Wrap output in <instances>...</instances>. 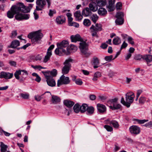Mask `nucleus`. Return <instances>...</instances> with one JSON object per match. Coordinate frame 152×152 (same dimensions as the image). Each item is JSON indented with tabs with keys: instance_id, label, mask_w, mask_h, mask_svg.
<instances>
[{
	"instance_id": "nucleus-1",
	"label": "nucleus",
	"mask_w": 152,
	"mask_h": 152,
	"mask_svg": "<svg viewBox=\"0 0 152 152\" xmlns=\"http://www.w3.org/2000/svg\"><path fill=\"white\" fill-rule=\"evenodd\" d=\"M58 48L55 50V53L56 55L60 56L62 55H69L70 54L67 47L69 43L67 41L64 40L60 43H58L57 44Z\"/></svg>"
},
{
	"instance_id": "nucleus-2",
	"label": "nucleus",
	"mask_w": 152,
	"mask_h": 152,
	"mask_svg": "<svg viewBox=\"0 0 152 152\" xmlns=\"http://www.w3.org/2000/svg\"><path fill=\"white\" fill-rule=\"evenodd\" d=\"M43 36L41 31L38 30L30 33L28 35V37L31 39L33 44H36L40 43L39 41L41 40Z\"/></svg>"
},
{
	"instance_id": "nucleus-3",
	"label": "nucleus",
	"mask_w": 152,
	"mask_h": 152,
	"mask_svg": "<svg viewBox=\"0 0 152 152\" xmlns=\"http://www.w3.org/2000/svg\"><path fill=\"white\" fill-rule=\"evenodd\" d=\"M134 94L132 92H129L126 94V100H124L123 97L121 98V103L127 107H129L130 104L134 101Z\"/></svg>"
},
{
	"instance_id": "nucleus-4",
	"label": "nucleus",
	"mask_w": 152,
	"mask_h": 152,
	"mask_svg": "<svg viewBox=\"0 0 152 152\" xmlns=\"http://www.w3.org/2000/svg\"><path fill=\"white\" fill-rule=\"evenodd\" d=\"M72 61L71 58H69L64 63V66L62 69V73L63 75L67 74L69 72L71 67L70 63L72 62Z\"/></svg>"
},
{
	"instance_id": "nucleus-5",
	"label": "nucleus",
	"mask_w": 152,
	"mask_h": 152,
	"mask_svg": "<svg viewBox=\"0 0 152 152\" xmlns=\"http://www.w3.org/2000/svg\"><path fill=\"white\" fill-rule=\"evenodd\" d=\"M18 6V4L12 7L10 10L8 11L7 13V16L8 18H13L14 15L18 12L20 8Z\"/></svg>"
},
{
	"instance_id": "nucleus-6",
	"label": "nucleus",
	"mask_w": 152,
	"mask_h": 152,
	"mask_svg": "<svg viewBox=\"0 0 152 152\" xmlns=\"http://www.w3.org/2000/svg\"><path fill=\"white\" fill-rule=\"evenodd\" d=\"M70 83V80L69 78L68 77H66L63 75L58 80L57 86L59 87L62 85H67Z\"/></svg>"
},
{
	"instance_id": "nucleus-7",
	"label": "nucleus",
	"mask_w": 152,
	"mask_h": 152,
	"mask_svg": "<svg viewBox=\"0 0 152 152\" xmlns=\"http://www.w3.org/2000/svg\"><path fill=\"white\" fill-rule=\"evenodd\" d=\"M19 11L18 13H16V15L15 16V19L18 20H27L29 18V15L27 14H22L20 13L22 12L21 9L19 8Z\"/></svg>"
},
{
	"instance_id": "nucleus-8",
	"label": "nucleus",
	"mask_w": 152,
	"mask_h": 152,
	"mask_svg": "<svg viewBox=\"0 0 152 152\" xmlns=\"http://www.w3.org/2000/svg\"><path fill=\"white\" fill-rule=\"evenodd\" d=\"M36 4L37 6L35 11L42 10L46 4V2L45 0H37Z\"/></svg>"
},
{
	"instance_id": "nucleus-9",
	"label": "nucleus",
	"mask_w": 152,
	"mask_h": 152,
	"mask_svg": "<svg viewBox=\"0 0 152 152\" xmlns=\"http://www.w3.org/2000/svg\"><path fill=\"white\" fill-rule=\"evenodd\" d=\"M18 4L19 8L21 9L22 12L24 13L29 12L33 6V4H29L28 7H26L21 3H19Z\"/></svg>"
},
{
	"instance_id": "nucleus-10",
	"label": "nucleus",
	"mask_w": 152,
	"mask_h": 152,
	"mask_svg": "<svg viewBox=\"0 0 152 152\" xmlns=\"http://www.w3.org/2000/svg\"><path fill=\"white\" fill-rule=\"evenodd\" d=\"M54 47V45H52L48 49L46 55L45 56L43 59L44 63H46L50 59V56L52 55V50Z\"/></svg>"
},
{
	"instance_id": "nucleus-11",
	"label": "nucleus",
	"mask_w": 152,
	"mask_h": 152,
	"mask_svg": "<svg viewBox=\"0 0 152 152\" xmlns=\"http://www.w3.org/2000/svg\"><path fill=\"white\" fill-rule=\"evenodd\" d=\"M81 53L84 55L87 54V52L88 50V47L86 42L84 41H81L80 43L79 46Z\"/></svg>"
},
{
	"instance_id": "nucleus-12",
	"label": "nucleus",
	"mask_w": 152,
	"mask_h": 152,
	"mask_svg": "<svg viewBox=\"0 0 152 152\" xmlns=\"http://www.w3.org/2000/svg\"><path fill=\"white\" fill-rule=\"evenodd\" d=\"M129 130L131 133L133 134H137L140 132V128L135 125H133L131 126Z\"/></svg>"
},
{
	"instance_id": "nucleus-13",
	"label": "nucleus",
	"mask_w": 152,
	"mask_h": 152,
	"mask_svg": "<svg viewBox=\"0 0 152 152\" xmlns=\"http://www.w3.org/2000/svg\"><path fill=\"white\" fill-rule=\"evenodd\" d=\"M13 76L12 73H10L8 72H1L0 73V78H4L5 79H10L12 78Z\"/></svg>"
},
{
	"instance_id": "nucleus-14",
	"label": "nucleus",
	"mask_w": 152,
	"mask_h": 152,
	"mask_svg": "<svg viewBox=\"0 0 152 152\" xmlns=\"http://www.w3.org/2000/svg\"><path fill=\"white\" fill-rule=\"evenodd\" d=\"M143 59L145 60L148 66L151 65H149V63L152 61V55L150 54H146L143 55Z\"/></svg>"
},
{
	"instance_id": "nucleus-15",
	"label": "nucleus",
	"mask_w": 152,
	"mask_h": 152,
	"mask_svg": "<svg viewBox=\"0 0 152 152\" xmlns=\"http://www.w3.org/2000/svg\"><path fill=\"white\" fill-rule=\"evenodd\" d=\"M97 107L99 112L101 113H103L106 111V108L105 106L102 104H98Z\"/></svg>"
},
{
	"instance_id": "nucleus-16",
	"label": "nucleus",
	"mask_w": 152,
	"mask_h": 152,
	"mask_svg": "<svg viewBox=\"0 0 152 152\" xmlns=\"http://www.w3.org/2000/svg\"><path fill=\"white\" fill-rule=\"evenodd\" d=\"M106 124H109L110 125H113V127L115 128H118L119 127V124L118 122L115 121H110L108 119L105 121Z\"/></svg>"
},
{
	"instance_id": "nucleus-17",
	"label": "nucleus",
	"mask_w": 152,
	"mask_h": 152,
	"mask_svg": "<svg viewBox=\"0 0 152 152\" xmlns=\"http://www.w3.org/2000/svg\"><path fill=\"white\" fill-rule=\"evenodd\" d=\"M61 101L60 98L56 96L52 95L50 99L51 103L53 104H56L59 103Z\"/></svg>"
},
{
	"instance_id": "nucleus-18",
	"label": "nucleus",
	"mask_w": 152,
	"mask_h": 152,
	"mask_svg": "<svg viewBox=\"0 0 152 152\" xmlns=\"http://www.w3.org/2000/svg\"><path fill=\"white\" fill-rule=\"evenodd\" d=\"M115 0H109L108 5L107 7L108 9V11L111 12L113 11L114 10V4Z\"/></svg>"
},
{
	"instance_id": "nucleus-19",
	"label": "nucleus",
	"mask_w": 152,
	"mask_h": 152,
	"mask_svg": "<svg viewBox=\"0 0 152 152\" xmlns=\"http://www.w3.org/2000/svg\"><path fill=\"white\" fill-rule=\"evenodd\" d=\"M71 41L73 42H76L77 41H81L82 39L80 35L77 34L75 35H72L70 37Z\"/></svg>"
},
{
	"instance_id": "nucleus-20",
	"label": "nucleus",
	"mask_w": 152,
	"mask_h": 152,
	"mask_svg": "<svg viewBox=\"0 0 152 152\" xmlns=\"http://www.w3.org/2000/svg\"><path fill=\"white\" fill-rule=\"evenodd\" d=\"M65 18L63 16H58L56 18V22L58 24H62L65 22Z\"/></svg>"
},
{
	"instance_id": "nucleus-21",
	"label": "nucleus",
	"mask_w": 152,
	"mask_h": 152,
	"mask_svg": "<svg viewBox=\"0 0 152 152\" xmlns=\"http://www.w3.org/2000/svg\"><path fill=\"white\" fill-rule=\"evenodd\" d=\"M90 29H94L97 31H100L102 30V26L100 24L97 23L96 24L95 26L92 25L90 27Z\"/></svg>"
},
{
	"instance_id": "nucleus-22",
	"label": "nucleus",
	"mask_w": 152,
	"mask_h": 152,
	"mask_svg": "<svg viewBox=\"0 0 152 152\" xmlns=\"http://www.w3.org/2000/svg\"><path fill=\"white\" fill-rule=\"evenodd\" d=\"M21 71L20 70L16 71L14 73V76L15 78L19 80L20 81L22 82L24 81L25 79V77H22V78H20L19 76V75H20Z\"/></svg>"
},
{
	"instance_id": "nucleus-23",
	"label": "nucleus",
	"mask_w": 152,
	"mask_h": 152,
	"mask_svg": "<svg viewBox=\"0 0 152 152\" xmlns=\"http://www.w3.org/2000/svg\"><path fill=\"white\" fill-rule=\"evenodd\" d=\"M74 16L76 20L80 21L83 18V16L79 10H78L75 12L74 14Z\"/></svg>"
},
{
	"instance_id": "nucleus-24",
	"label": "nucleus",
	"mask_w": 152,
	"mask_h": 152,
	"mask_svg": "<svg viewBox=\"0 0 152 152\" xmlns=\"http://www.w3.org/2000/svg\"><path fill=\"white\" fill-rule=\"evenodd\" d=\"M48 86L54 87L56 86V83L55 80L52 77H50L46 80Z\"/></svg>"
},
{
	"instance_id": "nucleus-25",
	"label": "nucleus",
	"mask_w": 152,
	"mask_h": 152,
	"mask_svg": "<svg viewBox=\"0 0 152 152\" xmlns=\"http://www.w3.org/2000/svg\"><path fill=\"white\" fill-rule=\"evenodd\" d=\"M89 9L91 11L93 12L96 11L98 10V7L96 6V3H91L89 4Z\"/></svg>"
},
{
	"instance_id": "nucleus-26",
	"label": "nucleus",
	"mask_w": 152,
	"mask_h": 152,
	"mask_svg": "<svg viewBox=\"0 0 152 152\" xmlns=\"http://www.w3.org/2000/svg\"><path fill=\"white\" fill-rule=\"evenodd\" d=\"M64 104L69 107H72L74 104L75 103L72 101L69 100H65L64 101Z\"/></svg>"
},
{
	"instance_id": "nucleus-27",
	"label": "nucleus",
	"mask_w": 152,
	"mask_h": 152,
	"mask_svg": "<svg viewBox=\"0 0 152 152\" xmlns=\"http://www.w3.org/2000/svg\"><path fill=\"white\" fill-rule=\"evenodd\" d=\"M97 5L99 7L104 6L106 4V0H96Z\"/></svg>"
},
{
	"instance_id": "nucleus-28",
	"label": "nucleus",
	"mask_w": 152,
	"mask_h": 152,
	"mask_svg": "<svg viewBox=\"0 0 152 152\" xmlns=\"http://www.w3.org/2000/svg\"><path fill=\"white\" fill-rule=\"evenodd\" d=\"M98 13L99 15L104 16L107 14V11L105 8L101 7L98 10Z\"/></svg>"
},
{
	"instance_id": "nucleus-29",
	"label": "nucleus",
	"mask_w": 152,
	"mask_h": 152,
	"mask_svg": "<svg viewBox=\"0 0 152 152\" xmlns=\"http://www.w3.org/2000/svg\"><path fill=\"white\" fill-rule=\"evenodd\" d=\"M91 13V11L89 9L88 7L84 9L82 11L83 15L86 17L90 15Z\"/></svg>"
},
{
	"instance_id": "nucleus-30",
	"label": "nucleus",
	"mask_w": 152,
	"mask_h": 152,
	"mask_svg": "<svg viewBox=\"0 0 152 152\" xmlns=\"http://www.w3.org/2000/svg\"><path fill=\"white\" fill-rule=\"evenodd\" d=\"M20 44L19 41L15 40L12 42L10 47L12 48H15L19 46Z\"/></svg>"
},
{
	"instance_id": "nucleus-31",
	"label": "nucleus",
	"mask_w": 152,
	"mask_h": 152,
	"mask_svg": "<svg viewBox=\"0 0 152 152\" xmlns=\"http://www.w3.org/2000/svg\"><path fill=\"white\" fill-rule=\"evenodd\" d=\"M76 76H74L73 79L72 80L75 81V83L78 85L81 86L83 83V82L82 80L80 79H76Z\"/></svg>"
},
{
	"instance_id": "nucleus-32",
	"label": "nucleus",
	"mask_w": 152,
	"mask_h": 152,
	"mask_svg": "<svg viewBox=\"0 0 152 152\" xmlns=\"http://www.w3.org/2000/svg\"><path fill=\"white\" fill-rule=\"evenodd\" d=\"M0 147L1 152H6L8 148V146L7 145H5L3 142H1Z\"/></svg>"
},
{
	"instance_id": "nucleus-33",
	"label": "nucleus",
	"mask_w": 152,
	"mask_h": 152,
	"mask_svg": "<svg viewBox=\"0 0 152 152\" xmlns=\"http://www.w3.org/2000/svg\"><path fill=\"white\" fill-rule=\"evenodd\" d=\"M93 63L94 65V68L95 69L97 68L98 67L99 64V59L97 58H94Z\"/></svg>"
},
{
	"instance_id": "nucleus-34",
	"label": "nucleus",
	"mask_w": 152,
	"mask_h": 152,
	"mask_svg": "<svg viewBox=\"0 0 152 152\" xmlns=\"http://www.w3.org/2000/svg\"><path fill=\"white\" fill-rule=\"evenodd\" d=\"M113 42L114 45H118L121 43V39L119 37H116L114 38Z\"/></svg>"
},
{
	"instance_id": "nucleus-35",
	"label": "nucleus",
	"mask_w": 152,
	"mask_h": 152,
	"mask_svg": "<svg viewBox=\"0 0 152 152\" xmlns=\"http://www.w3.org/2000/svg\"><path fill=\"white\" fill-rule=\"evenodd\" d=\"M101 74L99 72H96L94 75V77L92 78L93 81H95L97 80L98 78L101 76Z\"/></svg>"
},
{
	"instance_id": "nucleus-36",
	"label": "nucleus",
	"mask_w": 152,
	"mask_h": 152,
	"mask_svg": "<svg viewBox=\"0 0 152 152\" xmlns=\"http://www.w3.org/2000/svg\"><path fill=\"white\" fill-rule=\"evenodd\" d=\"M115 23L116 25H121L123 24L124 20L123 18H117L115 20Z\"/></svg>"
},
{
	"instance_id": "nucleus-37",
	"label": "nucleus",
	"mask_w": 152,
	"mask_h": 152,
	"mask_svg": "<svg viewBox=\"0 0 152 152\" xmlns=\"http://www.w3.org/2000/svg\"><path fill=\"white\" fill-rule=\"evenodd\" d=\"M88 106L86 104H83L81 106H80V111L82 113L85 112L87 110Z\"/></svg>"
},
{
	"instance_id": "nucleus-38",
	"label": "nucleus",
	"mask_w": 152,
	"mask_h": 152,
	"mask_svg": "<svg viewBox=\"0 0 152 152\" xmlns=\"http://www.w3.org/2000/svg\"><path fill=\"white\" fill-rule=\"evenodd\" d=\"M87 114L89 115L92 114L94 112V108L93 107L90 106L88 107L87 110Z\"/></svg>"
},
{
	"instance_id": "nucleus-39",
	"label": "nucleus",
	"mask_w": 152,
	"mask_h": 152,
	"mask_svg": "<svg viewBox=\"0 0 152 152\" xmlns=\"http://www.w3.org/2000/svg\"><path fill=\"white\" fill-rule=\"evenodd\" d=\"M73 109L75 113H77L80 111V106L78 104H76L73 107Z\"/></svg>"
},
{
	"instance_id": "nucleus-40",
	"label": "nucleus",
	"mask_w": 152,
	"mask_h": 152,
	"mask_svg": "<svg viewBox=\"0 0 152 152\" xmlns=\"http://www.w3.org/2000/svg\"><path fill=\"white\" fill-rule=\"evenodd\" d=\"M121 107V105L119 104H114L113 106H110V109L112 110L118 109H120Z\"/></svg>"
},
{
	"instance_id": "nucleus-41",
	"label": "nucleus",
	"mask_w": 152,
	"mask_h": 152,
	"mask_svg": "<svg viewBox=\"0 0 152 152\" xmlns=\"http://www.w3.org/2000/svg\"><path fill=\"white\" fill-rule=\"evenodd\" d=\"M42 72L44 74L47 80L48 79L50 78V77H52L50 75V71H42Z\"/></svg>"
},
{
	"instance_id": "nucleus-42",
	"label": "nucleus",
	"mask_w": 152,
	"mask_h": 152,
	"mask_svg": "<svg viewBox=\"0 0 152 152\" xmlns=\"http://www.w3.org/2000/svg\"><path fill=\"white\" fill-rule=\"evenodd\" d=\"M66 15L68 17V24L69 25L73 22L72 21L73 19V18L71 17L72 15L70 13L68 12L66 14Z\"/></svg>"
},
{
	"instance_id": "nucleus-43",
	"label": "nucleus",
	"mask_w": 152,
	"mask_h": 152,
	"mask_svg": "<svg viewBox=\"0 0 152 152\" xmlns=\"http://www.w3.org/2000/svg\"><path fill=\"white\" fill-rule=\"evenodd\" d=\"M92 20L95 23L98 19V17L96 14H93L91 17Z\"/></svg>"
},
{
	"instance_id": "nucleus-44",
	"label": "nucleus",
	"mask_w": 152,
	"mask_h": 152,
	"mask_svg": "<svg viewBox=\"0 0 152 152\" xmlns=\"http://www.w3.org/2000/svg\"><path fill=\"white\" fill-rule=\"evenodd\" d=\"M84 25L87 26H88L91 25V21L88 19H85L83 21Z\"/></svg>"
},
{
	"instance_id": "nucleus-45",
	"label": "nucleus",
	"mask_w": 152,
	"mask_h": 152,
	"mask_svg": "<svg viewBox=\"0 0 152 152\" xmlns=\"http://www.w3.org/2000/svg\"><path fill=\"white\" fill-rule=\"evenodd\" d=\"M143 55L137 54L135 56L134 58L136 60L140 61L142 58L143 59Z\"/></svg>"
},
{
	"instance_id": "nucleus-46",
	"label": "nucleus",
	"mask_w": 152,
	"mask_h": 152,
	"mask_svg": "<svg viewBox=\"0 0 152 152\" xmlns=\"http://www.w3.org/2000/svg\"><path fill=\"white\" fill-rule=\"evenodd\" d=\"M134 120L135 121H137L138 122V123L139 124H144L148 121V120H146L145 119L139 120L137 119H134Z\"/></svg>"
},
{
	"instance_id": "nucleus-47",
	"label": "nucleus",
	"mask_w": 152,
	"mask_h": 152,
	"mask_svg": "<svg viewBox=\"0 0 152 152\" xmlns=\"http://www.w3.org/2000/svg\"><path fill=\"white\" fill-rule=\"evenodd\" d=\"M50 73L51 77L55 76L57 74V71L55 69H53L52 71H50Z\"/></svg>"
},
{
	"instance_id": "nucleus-48",
	"label": "nucleus",
	"mask_w": 152,
	"mask_h": 152,
	"mask_svg": "<svg viewBox=\"0 0 152 152\" xmlns=\"http://www.w3.org/2000/svg\"><path fill=\"white\" fill-rule=\"evenodd\" d=\"M31 67L34 68V69H38L39 70H40L41 69H45L46 68L45 67H42L40 65H36V66H34V65H31Z\"/></svg>"
},
{
	"instance_id": "nucleus-49",
	"label": "nucleus",
	"mask_w": 152,
	"mask_h": 152,
	"mask_svg": "<svg viewBox=\"0 0 152 152\" xmlns=\"http://www.w3.org/2000/svg\"><path fill=\"white\" fill-rule=\"evenodd\" d=\"M20 96L23 99H28L29 98V95L28 94L21 93L20 94Z\"/></svg>"
},
{
	"instance_id": "nucleus-50",
	"label": "nucleus",
	"mask_w": 152,
	"mask_h": 152,
	"mask_svg": "<svg viewBox=\"0 0 152 152\" xmlns=\"http://www.w3.org/2000/svg\"><path fill=\"white\" fill-rule=\"evenodd\" d=\"M104 127L107 131L112 132L113 130V128L109 125H105L104 126Z\"/></svg>"
},
{
	"instance_id": "nucleus-51",
	"label": "nucleus",
	"mask_w": 152,
	"mask_h": 152,
	"mask_svg": "<svg viewBox=\"0 0 152 152\" xmlns=\"http://www.w3.org/2000/svg\"><path fill=\"white\" fill-rule=\"evenodd\" d=\"M113 56L112 55L110 56H107L105 57L104 59L105 60L108 61H110L111 60H113Z\"/></svg>"
},
{
	"instance_id": "nucleus-52",
	"label": "nucleus",
	"mask_w": 152,
	"mask_h": 152,
	"mask_svg": "<svg viewBox=\"0 0 152 152\" xmlns=\"http://www.w3.org/2000/svg\"><path fill=\"white\" fill-rule=\"evenodd\" d=\"M128 42L132 45H134V44L133 41V39L131 37H128Z\"/></svg>"
},
{
	"instance_id": "nucleus-53",
	"label": "nucleus",
	"mask_w": 152,
	"mask_h": 152,
	"mask_svg": "<svg viewBox=\"0 0 152 152\" xmlns=\"http://www.w3.org/2000/svg\"><path fill=\"white\" fill-rule=\"evenodd\" d=\"M123 13L122 12H119L117 13L116 15V17L117 18H123Z\"/></svg>"
},
{
	"instance_id": "nucleus-54",
	"label": "nucleus",
	"mask_w": 152,
	"mask_h": 152,
	"mask_svg": "<svg viewBox=\"0 0 152 152\" xmlns=\"http://www.w3.org/2000/svg\"><path fill=\"white\" fill-rule=\"evenodd\" d=\"M77 49V47L74 45H71L70 46V49L73 51H76Z\"/></svg>"
},
{
	"instance_id": "nucleus-55",
	"label": "nucleus",
	"mask_w": 152,
	"mask_h": 152,
	"mask_svg": "<svg viewBox=\"0 0 152 152\" xmlns=\"http://www.w3.org/2000/svg\"><path fill=\"white\" fill-rule=\"evenodd\" d=\"M145 101L146 99L144 97H141L139 99V102L140 104H143Z\"/></svg>"
},
{
	"instance_id": "nucleus-56",
	"label": "nucleus",
	"mask_w": 152,
	"mask_h": 152,
	"mask_svg": "<svg viewBox=\"0 0 152 152\" xmlns=\"http://www.w3.org/2000/svg\"><path fill=\"white\" fill-rule=\"evenodd\" d=\"M69 25L70 26H74L75 27H78L79 26V24L74 22H72V23Z\"/></svg>"
},
{
	"instance_id": "nucleus-57",
	"label": "nucleus",
	"mask_w": 152,
	"mask_h": 152,
	"mask_svg": "<svg viewBox=\"0 0 152 152\" xmlns=\"http://www.w3.org/2000/svg\"><path fill=\"white\" fill-rule=\"evenodd\" d=\"M127 44L126 43L125 41H124L121 46L120 48V50H121L123 48H125L127 46Z\"/></svg>"
},
{
	"instance_id": "nucleus-58",
	"label": "nucleus",
	"mask_w": 152,
	"mask_h": 152,
	"mask_svg": "<svg viewBox=\"0 0 152 152\" xmlns=\"http://www.w3.org/2000/svg\"><path fill=\"white\" fill-rule=\"evenodd\" d=\"M118 100V99L117 98H115L113 99H112L110 101V102L113 105L114 104H115L117 103V102Z\"/></svg>"
},
{
	"instance_id": "nucleus-59",
	"label": "nucleus",
	"mask_w": 152,
	"mask_h": 152,
	"mask_svg": "<svg viewBox=\"0 0 152 152\" xmlns=\"http://www.w3.org/2000/svg\"><path fill=\"white\" fill-rule=\"evenodd\" d=\"M9 63L10 64V65L12 66H15L16 65V62H15L14 61H12V60L10 61Z\"/></svg>"
},
{
	"instance_id": "nucleus-60",
	"label": "nucleus",
	"mask_w": 152,
	"mask_h": 152,
	"mask_svg": "<svg viewBox=\"0 0 152 152\" xmlns=\"http://www.w3.org/2000/svg\"><path fill=\"white\" fill-rule=\"evenodd\" d=\"M91 32H92L91 35L93 37L96 36V37H97V31H96V30H94V29H92Z\"/></svg>"
},
{
	"instance_id": "nucleus-61",
	"label": "nucleus",
	"mask_w": 152,
	"mask_h": 152,
	"mask_svg": "<svg viewBox=\"0 0 152 152\" xmlns=\"http://www.w3.org/2000/svg\"><path fill=\"white\" fill-rule=\"evenodd\" d=\"M17 35V33L16 31H12V35L11 37L12 38H14Z\"/></svg>"
},
{
	"instance_id": "nucleus-62",
	"label": "nucleus",
	"mask_w": 152,
	"mask_h": 152,
	"mask_svg": "<svg viewBox=\"0 0 152 152\" xmlns=\"http://www.w3.org/2000/svg\"><path fill=\"white\" fill-rule=\"evenodd\" d=\"M122 7V4L121 3L119 2L116 4V7L117 9H121Z\"/></svg>"
},
{
	"instance_id": "nucleus-63",
	"label": "nucleus",
	"mask_w": 152,
	"mask_h": 152,
	"mask_svg": "<svg viewBox=\"0 0 152 152\" xmlns=\"http://www.w3.org/2000/svg\"><path fill=\"white\" fill-rule=\"evenodd\" d=\"M21 71V74L22 75H28V73L27 72L24 70H20Z\"/></svg>"
},
{
	"instance_id": "nucleus-64",
	"label": "nucleus",
	"mask_w": 152,
	"mask_h": 152,
	"mask_svg": "<svg viewBox=\"0 0 152 152\" xmlns=\"http://www.w3.org/2000/svg\"><path fill=\"white\" fill-rule=\"evenodd\" d=\"M56 13V11L54 10H49V15L50 16H53L54 14H55Z\"/></svg>"
}]
</instances>
